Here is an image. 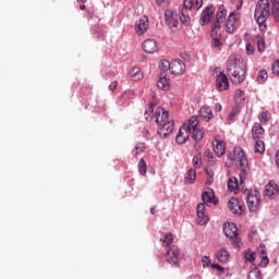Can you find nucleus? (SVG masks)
<instances>
[{
    "mask_svg": "<svg viewBox=\"0 0 279 279\" xmlns=\"http://www.w3.org/2000/svg\"><path fill=\"white\" fill-rule=\"evenodd\" d=\"M227 69L231 73L233 84H243L245 82V61L236 54H231L227 62Z\"/></svg>",
    "mask_w": 279,
    "mask_h": 279,
    "instance_id": "obj_1",
    "label": "nucleus"
},
{
    "mask_svg": "<svg viewBox=\"0 0 279 279\" xmlns=\"http://www.w3.org/2000/svg\"><path fill=\"white\" fill-rule=\"evenodd\" d=\"M156 123L159 125L158 134L161 138H167L173 132V119L169 118V111L157 108L155 111Z\"/></svg>",
    "mask_w": 279,
    "mask_h": 279,
    "instance_id": "obj_2",
    "label": "nucleus"
},
{
    "mask_svg": "<svg viewBox=\"0 0 279 279\" xmlns=\"http://www.w3.org/2000/svg\"><path fill=\"white\" fill-rule=\"evenodd\" d=\"M271 16V4L269 0H259L255 7L254 19L260 32H267V19Z\"/></svg>",
    "mask_w": 279,
    "mask_h": 279,
    "instance_id": "obj_3",
    "label": "nucleus"
},
{
    "mask_svg": "<svg viewBox=\"0 0 279 279\" xmlns=\"http://www.w3.org/2000/svg\"><path fill=\"white\" fill-rule=\"evenodd\" d=\"M228 159L234 162L235 167L240 168V179L241 182H243V179L245 178V175H247V171L250 169L247 156H245V151H243V148L235 147L233 149V153L228 155Z\"/></svg>",
    "mask_w": 279,
    "mask_h": 279,
    "instance_id": "obj_4",
    "label": "nucleus"
},
{
    "mask_svg": "<svg viewBox=\"0 0 279 279\" xmlns=\"http://www.w3.org/2000/svg\"><path fill=\"white\" fill-rule=\"evenodd\" d=\"M223 232L228 239L232 241L234 245L241 247V238H239V229L234 222H226L223 226Z\"/></svg>",
    "mask_w": 279,
    "mask_h": 279,
    "instance_id": "obj_5",
    "label": "nucleus"
},
{
    "mask_svg": "<svg viewBox=\"0 0 279 279\" xmlns=\"http://www.w3.org/2000/svg\"><path fill=\"white\" fill-rule=\"evenodd\" d=\"M246 195V204L251 213H254L260 206V192L258 190H246L244 191Z\"/></svg>",
    "mask_w": 279,
    "mask_h": 279,
    "instance_id": "obj_6",
    "label": "nucleus"
},
{
    "mask_svg": "<svg viewBox=\"0 0 279 279\" xmlns=\"http://www.w3.org/2000/svg\"><path fill=\"white\" fill-rule=\"evenodd\" d=\"M214 75L216 78L217 90L222 93V90H228V88H230V81L228 80V76L223 72L215 70Z\"/></svg>",
    "mask_w": 279,
    "mask_h": 279,
    "instance_id": "obj_7",
    "label": "nucleus"
},
{
    "mask_svg": "<svg viewBox=\"0 0 279 279\" xmlns=\"http://www.w3.org/2000/svg\"><path fill=\"white\" fill-rule=\"evenodd\" d=\"M239 21H241V13H239L238 11H233L229 14L226 23L227 34H234V32H236V25Z\"/></svg>",
    "mask_w": 279,
    "mask_h": 279,
    "instance_id": "obj_8",
    "label": "nucleus"
},
{
    "mask_svg": "<svg viewBox=\"0 0 279 279\" xmlns=\"http://www.w3.org/2000/svg\"><path fill=\"white\" fill-rule=\"evenodd\" d=\"M166 260L169 265L178 267L180 265V248L175 245L170 246L166 254Z\"/></svg>",
    "mask_w": 279,
    "mask_h": 279,
    "instance_id": "obj_9",
    "label": "nucleus"
},
{
    "mask_svg": "<svg viewBox=\"0 0 279 279\" xmlns=\"http://www.w3.org/2000/svg\"><path fill=\"white\" fill-rule=\"evenodd\" d=\"M149 29V19L147 16L143 15L140 17V20L135 23V32L137 36H143L145 32Z\"/></svg>",
    "mask_w": 279,
    "mask_h": 279,
    "instance_id": "obj_10",
    "label": "nucleus"
},
{
    "mask_svg": "<svg viewBox=\"0 0 279 279\" xmlns=\"http://www.w3.org/2000/svg\"><path fill=\"white\" fill-rule=\"evenodd\" d=\"M213 147H214V154L218 157L221 158L223 154H226V142L219 137H215V141L213 142Z\"/></svg>",
    "mask_w": 279,
    "mask_h": 279,
    "instance_id": "obj_11",
    "label": "nucleus"
},
{
    "mask_svg": "<svg viewBox=\"0 0 279 279\" xmlns=\"http://www.w3.org/2000/svg\"><path fill=\"white\" fill-rule=\"evenodd\" d=\"M251 134H252L253 141H264L265 140V129L258 122L254 123Z\"/></svg>",
    "mask_w": 279,
    "mask_h": 279,
    "instance_id": "obj_12",
    "label": "nucleus"
},
{
    "mask_svg": "<svg viewBox=\"0 0 279 279\" xmlns=\"http://www.w3.org/2000/svg\"><path fill=\"white\" fill-rule=\"evenodd\" d=\"M202 199L204 204H206V206H208L209 204H214L215 206H217V204H219V199L215 197V191H213V189H207V191L203 192Z\"/></svg>",
    "mask_w": 279,
    "mask_h": 279,
    "instance_id": "obj_13",
    "label": "nucleus"
},
{
    "mask_svg": "<svg viewBox=\"0 0 279 279\" xmlns=\"http://www.w3.org/2000/svg\"><path fill=\"white\" fill-rule=\"evenodd\" d=\"M228 208L233 213V215H242L243 214V205H241V201L236 197H232L228 202Z\"/></svg>",
    "mask_w": 279,
    "mask_h": 279,
    "instance_id": "obj_14",
    "label": "nucleus"
},
{
    "mask_svg": "<svg viewBox=\"0 0 279 279\" xmlns=\"http://www.w3.org/2000/svg\"><path fill=\"white\" fill-rule=\"evenodd\" d=\"M190 136L191 133L189 131V128L182 125L175 136V142L178 143V145H184V143L189 141Z\"/></svg>",
    "mask_w": 279,
    "mask_h": 279,
    "instance_id": "obj_15",
    "label": "nucleus"
},
{
    "mask_svg": "<svg viewBox=\"0 0 279 279\" xmlns=\"http://www.w3.org/2000/svg\"><path fill=\"white\" fill-rule=\"evenodd\" d=\"M170 71L172 75H182L186 71V64L182 60H174L171 62Z\"/></svg>",
    "mask_w": 279,
    "mask_h": 279,
    "instance_id": "obj_16",
    "label": "nucleus"
},
{
    "mask_svg": "<svg viewBox=\"0 0 279 279\" xmlns=\"http://www.w3.org/2000/svg\"><path fill=\"white\" fill-rule=\"evenodd\" d=\"M214 14H215V7L208 5L201 14V25H208Z\"/></svg>",
    "mask_w": 279,
    "mask_h": 279,
    "instance_id": "obj_17",
    "label": "nucleus"
},
{
    "mask_svg": "<svg viewBox=\"0 0 279 279\" xmlns=\"http://www.w3.org/2000/svg\"><path fill=\"white\" fill-rule=\"evenodd\" d=\"M204 210H206V206L202 203L198 204L196 208V215L199 226H206L208 223V216H205Z\"/></svg>",
    "mask_w": 279,
    "mask_h": 279,
    "instance_id": "obj_18",
    "label": "nucleus"
},
{
    "mask_svg": "<svg viewBox=\"0 0 279 279\" xmlns=\"http://www.w3.org/2000/svg\"><path fill=\"white\" fill-rule=\"evenodd\" d=\"M157 87L159 88V90H169V88L171 87L170 80L165 72H161L159 74Z\"/></svg>",
    "mask_w": 279,
    "mask_h": 279,
    "instance_id": "obj_19",
    "label": "nucleus"
},
{
    "mask_svg": "<svg viewBox=\"0 0 279 279\" xmlns=\"http://www.w3.org/2000/svg\"><path fill=\"white\" fill-rule=\"evenodd\" d=\"M142 47L146 53H156V51H158V41L155 39H146Z\"/></svg>",
    "mask_w": 279,
    "mask_h": 279,
    "instance_id": "obj_20",
    "label": "nucleus"
},
{
    "mask_svg": "<svg viewBox=\"0 0 279 279\" xmlns=\"http://www.w3.org/2000/svg\"><path fill=\"white\" fill-rule=\"evenodd\" d=\"M279 193V187L278 185H276V183L274 182H269L264 191V196L265 197H269L270 199L276 197V195H278Z\"/></svg>",
    "mask_w": 279,
    "mask_h": 279,
    "instance_id": "obj_21",
    "label": "nucleus"
},
{
    "mask_svg": "<svg viewBox=\"0 0 279 279\" xmlns=\"http://www.w3.org/2000/svg\"><path fill=\"white\" fill-rule=\"evenodd\" d=\"M183 128H187V132L190 134L194 132L195 130L199 129V120L197 119V116L191 117L184 124Z\"/></svg>",
    "mask_w": 279,
    "mask_h": 279,
    "instance_id": "obj_22",
    "label": "nucleus"
},
{
    "mask_svg": "<svg viewBox=\"0 0 279 279\" xmlns=\"http://www.w3.org/2000/svg\"><path fill=\"white\" fill-rule=\"evenodd\" d=\"M243 184H245V177L243 178L242 181L240 178V184H239V179H236L235 177H232L228 181V189L229 191H234V193H236V191H239V189H241Z\"/></svg>",
    "mask_w": 279,
    "mask_h": 279,
    "instance_id": "obj_23",
    "label": "nucleus"
},
{
    "mask_svg": "<svg viewBox=\"0 0 279 279\" xmlns=\"http://www.w3.org/2000/svg\"><path fill=\"white\" fill-rule=\"evenodd\" d=\"M226 16H228V11H226L223 7H219L214 24L223 25V23H226Z\"/></svg>",
    "mask_w": 279,
    "mask_h": 279,
    "instance_id": "obj_24",
    "label": "nucleus"
},
{
    "mask_svg": "<svg viewBox=\"0 0 279 279\" xmlns=\"http://www.w3.org/2000/svg\"><path fill=\"white\" fill-rule=\"evenodd\" d=\"M199 114H201L202 119H204V121H206V123H208V121H210V119H213V117H214L213 110L208 106L202 107L199 110Z\"/></svg>",
    "mask_w": 279,
    "mask_h": 279,
    "instance_id": "obj_25",
    "label": "nucleus"
},
{
    "mask_svg": "<svg viewBox=\"0 0 279 279\" xmlns=\"http://www.w3.org/2000/svg\"><path fill=\"white\" fill-rule=\"evenodd\" d=\"M216 258L219 263H228L230 260V253L226 248H220L216 253Z\"/></svg>",
    "mask_w": 279,
    "mask_h": 279,
    "instance_id": "obj_26",
    "label": "nucleus"
},
{
    "mask_svg": "<svg viewBox=\"0 0 279 279\" xmlns=\"http://www.w3.org/2000/svg\"><path fill=\"white\" fill-rule=\"evenodd\" d=\"M129 75L133 82H138L143 80V72H141V68H133L130 70Z\"/></svg>",
    "mask_w": 279,
    "mask_h": 279,
    "instance_id": "obj_27",
    "label": "nucleus"
},
{
    "mask_svg": "<svg viewBox=\"0 0 279 279\" xmlns=\"http://www.w3.org/2000/svg\"><path fill=\"white\" fill-rule=\"evenodd\" d=\"M258 119L262 123V125H267L269 121H271V113L267 110L259 112Z\"/></svg>",
    "mask_w": 279,
    "mask_h": 279,
    "instance_id": "obj_28",
    "label": "nucleus"
},
{
    "mask_svg": "<svg viewBox=\"0 0 279 279\" xmlns=\"http://www.w3.org/2000/svg\"><path fill=\"white\" fill-rule=\"evenodd\" d=\"M255 143L254 151L255 154H265V141L264 140H253Z\"/></svg>",
    "mask_w": 279,
    "mask_h": 279,
    "instance_id": "obj_29",
    "label": "nucleus"
},
{
    "mask_svg": "<svg viewBox=\"0 0 279 279\" xmlns=\"http://www.w3.org/2000/svg\"><path fill=\"white\" fill-rule=\"evenodd\" d=\"M197 180V172L194 169H190L185 175L186 184H193Z\"/></svg>",
    "mask_w": 279,
    "mask_h": 279,
    "instance_id": "obj_30",
    "label": "nucleus"
},
{
    "mask_svg": "<svg viewBox=\"0 0 279 279\" xmlns=\"http://www.w3.org/2000/svg\"><path fill=\"white\" fill-rule=\"evenodd\" d=\"M162 247H169L173 243V234L167 233L163 239H160Z\"/></svg>",
    "mask_w": 279,
    "mask_h": 279,
    "instance_id": "obj_31",
    "label": "nucleus"
},
{
    "mask_svg": "<svg viewBox=\"0 0 279 279\" xmlns=\"http://www.w3.org/2000/svg\"><path fill=\"white\" fill-rule=\"evenodd\" d=\"M211 38H221V24H214L213 25Z\"/></svg>",
    "mask_w": 279,
    "mask_h": 279,
    "instance_id": "obj_32",
    "label": "nucleus"
},
{
    "mask_svg": "<svg viewBox=\"0 0 279 279\" xmlns=\"http://www.w3.org/2000/svg\"><path fill=\"white\" fill-rule=\"evenodd\" d=\"M192 137L194 138V141H202V138H204V130L202 128L198 126V129L194 130L191 132Z\"/></svg>",
    "mask_w": 279,
    "mask_h": 279,
    "instance_id": "obj_33",
    "label": "nucleus"
},
{
    "mask_svg": "<svg viewBox=\"0 0 279 279\" xmlns=\"http://www.w3.org/2000/svg\"><path fill=\"white\" fill-rule=\"evenodd\" d=\"M247 279H263V275L260 274V269L258 268H253L248 275Z\"/></svg>",
    "mask_w": 279,
    "mask_h": 279,
    "instance_id": "obj_34",
    "label": "nucleus"
},
{
    "mask_svg": "<svg viewBox=\"0 0 279 279\" xmlns=\"http://www.w3.org/2000/svg\"><path fill=\"white\" fill-rule=\"evenodd\" d=\"M145 149H147V147L145 146V143H138L136 144L135 148L132 150L133 156H138L141 154H143V151H145Z\"/></svg>",
    "mask_w": 279,
    "mask_h": 279,
    "instance_id": "obj_35",
    "label": "nucleus"
},
{
    "mask_svg": "<svg viewBox=\"0 0 279 279\" xmlns=\"http://www.w3.org/2000/svg\"><path fill=\"white\" fill-rule=\"evenodd\" d=\"M235 104H241L242 101H245V92L241 89H236L234 94Z\"/></svg>",
    "mask_w": 279,
    "mask_h": 279,
    "instance_id": "obj_36",
    "label": "nucleus"
},
{
    "mask_svg": "<svg viewBox=\"0 0 279 279\" xmlns=\"http://www.w3.org/2000/svg\"><path fill=\"white\" fill-rule=\"evenodd\" d=\"M268 77H269V75L267 74V70L259 71L258 75H257L258 84H265V82H267Z\"/></svg>",
    "mask_w": 279,
    "mask_h": 279,
    "instance_id": "obj_37",
    "label": "nucleus"
},
{
    "mask_svg": "<svg viewBox=\"0 0 279 279\" xmlns=\"http://www.w3.org/2000/svg\"><path fill=\"white\" fill-rule=\"evenodd\" d=\"M180 21L183 25H191V17L186 14L184 9L181 10Z\"/></svg>",
    "mask_w": 279,
    "mask_h": 279,
    "instance_id": "obj_38",
    "label": "nucleus"
},
{
    "mask_svg": "<svg viewBox=\"0 0 279 279\" xmlns=\"http://www.w3.org/2000/svg\"><path fill=\"white\" fill-rule=\"evenodd\" d=\"M159 69L165 73L166 71H171V63L168 60H161L159 62Z\"/></svg>",
    "mask_w": 279,
    "mask_h": 279,
    "instance_id": "obj_39",
    "label": "nucleus"
},
{
    "mask_svg": "<svg viewBox=\"0 0 279 279\" xmlns=\"http://www.w3.org/2000/svg\"><path fill=\"white\" fill-rule=\"evenodd\" d=\"M138 171L141 173V175H145L147 173V162H145V159L140 160Z\"/></svg>",
    "mask_w": 279,
    "mask_h": 279,
    "instance_id": "obj_40",
    "label": "nucleus"
},
{
    "mask_svg": "<svg viewBox=\"0 0 279 279\" xmlns=\"http://www.w3.org/2000/svg\"><path fill=\"white\" fill-rule=\"evenodd\" d=\"M271 14H272L275 21H277L279 23V4L276 3V0H275V3H272Z\"/></svg>",
    "mask_w": 279,
    "mask_h": 279,
    "instance_id": "obj_41",
    "label": "nucleus"
},
{
    "mask_svg": "<svg viewBox=\"0 0 279 279\" xmlns=\"http://www.w3.org/2000/svg\"><path fill=\"white\" fill-rule=\"evenodd\" d=\"M257 50L259 53H263L265 51V38L257 37Z\"/></svg>",
    "mask_w": 279,
    "mask_h": 279,
    "instance_id": "obj_42",
    "label": "nucleus"
},
{
    "mask_svg": "<svg viewBox=\"0 0 279 279\" xmlns=\"http://www.w3.org/2000/svg\"><path fill=\"white\" fill-rule=\"evenodd\" d=\"M192 162L195 169H199L202 167V156L199 155L194 156Z\"/></svg>",
    "mask_w": 279,
    "mask_h": 279,
    "instance_id": "obj_43",
    "label": "nucleus"
},
{
    "mask_svg": "<svg viewBox=\"0 0 279 279\" xmlns=\"http://www.w3.org/2000/svg\"><path fill=\"white\" fill-rule=\"evenodd\" d=\"M239 112H241V110L238 107H234L231 112L228 116V120L229 121H234V117H236V114H239Z\"/></svg>",
    "mask_w": 279,
    "mask_h": 279,
    "instance_id": "obj_44",
    "label": "nucleus"
},
{
    "mask_svg": "<svg viewBox=\"0 0 279 279\" xmlns=\"http://www.w3.org/2000/svg\"><path fill=\"white\" fill-rule=\"evenodd\" d=\"M245 260H248V263H254L256 260V254L254 252H247L244 255Z\"/></svg>",
    "mask_w": 279,
    "mask_h": 279,
    "instance_id": "obj_45",
    "label": "nucleus"
},
{
    "mask_svg": "<svg viewBox=\"0 0 279 279\" xmlns=\"http://www.w3.org/2000/svg\"><path fill=\"white\" fill-rule=\"evenodd\" d=\"M211 47L219 49L221 47V37H211Z\"/></svg>",
    "mask_w": 279,
    "mask_h": 279,
    "instance_id": "obj_46",
    "label": "nucleus"
},
{
    "mask_svg": "<svg viewBox=\"0 0 279 279\" xmlns=\"http://www.w3.org/2000/svg\"><path fill=\"white\" fill-rule=\"evenodd\" d=\"M183 8L184 12H186V10H193V0H184Z\"/></svg>",
    "mask_w": 279,
    "mask_h": 279,
    "instance_id": "obj_47",
    "label": "nucleus"
},
{
    "mask_svg": "<svg viewBox=\"0 0 279 279\" xmlns=\"http://www.w3.org/2000/svg\"><path fill=\"white\" fill-rule=\"evenodd\" d=\"M210 263H211L210 257H208V256H203L202 257V265H203L204 268L210 267L213 265Z\"/></svg>",
    "mask_w": 279,
    "mask_h": 279,
    "instance_id": "obj_48",
    "label": "nucleus"
},
{
    "mask_svg": "<svg viewBox=\"0 0 279 279\" xmlns=\"http://www.w3.org/2000/svg\"><path fill=\"white\" fill-rule=\"evenodd\" d=\"M254 51H256V48L252 44H246V53L247 56H254Z\"/></svg>",
    "mask_w": 279,
    "mask_h": 279,
    "instance_id": "obj_49",
    "label": "nucleus"
},
{
    "mask_svg": "<svg viewBox=\"0 0 279 279\" xmlns=\"http://www.w3.org/2000/svg\"><path fill=\"white\" fill-rule=\"evenodd\" d=\"M194 10H199L204 5V0H192Z\"/></svg>",
    "mask_w": 279,
    "mask_h": 279,
    "instance_id": "obj_50",
    "label": "nucleus"
},
{
    "mask_svg": "<svg viewBox=\"0 0 279 279\" xmlns=\"http://www.w3.org/2000/svg\"><path fill=\"white\" fill-rule=\"evenodd\" d=\"M272 73L275 75H279V60H276L274 63H272Z\"/></svg>",
    "mask_w": 279,
    "mask_h": 279,
    "instance_id": "obj_51",
    "label": "nucleus"
},
{
    "mask_svg": "<svg viewBox=\"0 0 279 279\" xmlns=\"http://www.w3.org/2000/svg\"><path fill=\"white\" fill-rule=\"evenodd\" d=\"M154 114V106H149L148 109L145 111V119L146 121L149 119V116Z\"/></svg>",
    "mask_w": 279,
    "mask_h": 279,
    "instance_id": "obj_52",
    "label": "nucleus"
},
{
    "mask_svg": "<svg viewBox=\"0 0 279 279\" xmlns=\"http://www.w3.org/2000/svg\"><path fill=\"white\" fill-rule=\"evenodd\" d=\"M167 23L170 25V27H178V20L167 19Z\"/></svg>",
    "mask_w": 279,
    "mask_h": 279,
    "instance_id": "obj_53",
    "label": "nucleus"
},
{
    "mask_svg": "<svg viewBox=\"0 0 279 279\" xmlns=\"http://www.w3.org/2000/svg\"><path fill=\"white\" fill-rule=\"evenodd\" d=\"M268 265H269V257L264 256V257L262 258V260H260V266H262V267H266V266H268Z\"/></svg>",
    "mask_w": 279,
    "mask_h": 279,
    "instance_id": "obj_54",
    "label": "nucleus"
},
{
    "mask_svg": "<svg viewBox=\"0 0 279 279\" xmlns=\"http://www.w3.org/2000/svg\"><path fill=\"white\" fill-rule=\"evenodd\" d=\"M211 269H217V271H225V268L219 264H211Z\"/></svg>",
    "mask_w": 279,
    "mask_h": 279,
    "instance_id": "obj_55",
    "label": "nucleus"
},
{
    "mask_svg": "<svg viewBox=\"0 0 279 279\" xmlns=\"http://www.w3.org/2000/svg\"><path fill=\"white\" fill-rule=\"evenodd\" d=\"M117 86H118L117 81L112 82V83L109 85V90H111L112 93H114V90H117Z\"/></svg>",
    "mask_w": 279,
    "mask_h": 279,
    "instance_id": "obj_56",
    "label": "nucleus"
},
{
    "mask_svg": "<svg viewBox=\"0 0 279 279\" xmlns=\"http://www.w3.org/2000/svg\"><path fill=\"white\" fill-rule=\"evenodd\" d=\"M165 16H166V20H167V19H173V17H172V16H173V11L167 10V11L165 12Z\"/></svg>",
    "mask_w": 279,
    "mask_h": 279,
    "instance_id": "obj_57",
    "label": "nucleus"
},
{
    "mask_svg": "<svg viewBox=\"0 0 279 279\" xmlns=\"http://www.w3.org/2000/svg\"><path fill=\"white\" fill-rule=\"evenodd\" d=\"M215 182V177H207L206 186H210Z\"/></svg>",
    "mask_w": 279,
    "mask_h": 279,
    "instance_id": "obj_58",
    "label": "nucleus"
},
{
    "mask_svg": "<svg viewBox=\"0 0 279 279\" xmlns=\"http://www.w3.org/2000/svg\"><path fill=\"white\" fill-rule=\"evenodd\" d=\"M214 158H215V156L213 155V153L207 151V160H208V162H213Z\"/></svg>",
    "mask_w": 279,
    "mask_h": 279,
    "instance_id": "obj_59",
    "label": "nucleus"
},
{
    "mask_svg": "<svg viewBox=\"0 0 279 279\" xmlns=\"http://www.w3.org/2000/svg\"><path fill=\"white\" fill-rule=\"evenodd\" d=\"M222 108H223V107H221V104H216V105H215V111H216V112H221Z\"/></svg>",
    "mask_w": 279,
    "mask_h": 279,
    "instance_id": "obj_60",
    "label": "nucleus"
},
{
    "mask_svg": "<svg viewBox=\"0 0 279 279\" xmlns=\"http://www.w3.org/2000/svg\"><path fill=\"white\" fill-rule=\"evenodd\" d=\"M181 58H183V60H191V56L189 53H186V52H183L181 54Z\"/></svg>",
    "mask_w": 279,
    "mask_h": 279,
    "instance_id": "obj_61",
    "label": "nucleus"
},
{
    "mask_svg": "<svg viewBox=\"0 0 279 279\" xmlns=\"http://www.w3.org/2000/svg\"><path fill=\"white\" fill-rule=\"evenodd\" d=\"M206 175L207 178H215V173L211 170L206 169Z\"/></svg>",
    "mask_w": 279,
    "mask_h": 279,
    "instance_id": "obj_62",
    "label": "nucleus"
},
{
    "mask_svg": "<svg viewBox=\"0 0 279 279\" xmlns=\"http://www.w3.org/2000/svg\"><path fill=\"white\" fill-rule=\"evenodd\" d=\"M275 162H276L277 167H279V148H278V151L276 154Z\"/></svg>",
    "mask_w": 279,
    "mask_h": 279,
    "instance_id": "obj_63",
    "label": "nucleus"
},
{
    "mask_svg": "<svg viewBox=\"0 0 279 279\" xmlns=\"http://www.w3.org/2000/svg\"><path fill=\"white\" fill-rule=\"evenodd\" d=\"M242 7H243V1H240V3L236 5V10H241Z\"/></svg>",
    "mask_w": 279,
    "mask_h": 279,
    "instance_id": "obj_64",
    "label": "nucleus"
}]
</instances>
